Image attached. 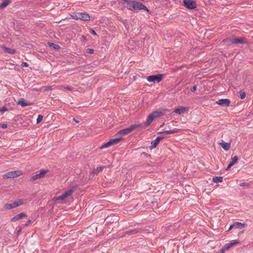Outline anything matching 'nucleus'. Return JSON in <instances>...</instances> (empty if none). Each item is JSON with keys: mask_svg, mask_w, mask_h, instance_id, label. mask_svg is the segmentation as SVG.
Here are the masks:
<instances>
[{"mask_svg": "<svg viewBox=\"0 0 253 253\" xmlns=\"http://www.w3.org/2000/svg\"><path fill=\"white\" fill-rule=\"evenodd\" d=\"M140 126H141L140 124H134V125L130 126L128 127L120 130L116 134V136H117V138H114V139H112L110 140L108 142L102 145L100 147V149H104V148L109 147L112 145L118 144L119 142H120L122 140H123V137H122L123 136L130 133L134 129H135V128H136Z\"/></svg>", "mask_w": 253, "mask_h": 253, "instance_id": "1", "label": "nucleus"}, {"mask_svg": "<svg viewBox=\"0 0 253 253\" xmlns=\"http://www.w3.org/2000/svg\"><path fill=\"white\" fill-rule=\"evenodd\" d=\"M167 110V109H159L149 114L144 124V126L145 127L149 126L155 119L164 115Z\"/></svg>", "mask_w": 253, "mask_h": 253, "instance_id": "2", "label": "nucleus"}, {"mask_svg": "<svg viewBox=\"0 0 253 253\" xmlns=\"http://www.w3.org/2000/svg\"><path fill=\"white\" fill-rule=\"evenodd\" d=\"M127 8L128 9L135 12H138V10L141 9H144L147 11H149V9L143 4L135 1H131L130 2Z\"/></svg>", "mask_w": 253, "mask_h": 253, "instance_id": "3", "label": "nucleus"}, {"mask_svg": "<svg viewBox=\"0 0 253 253\" xmlns=\"http://www.w3.org/2000/svg\"><path fill=\"white\" fill-rule=\"evenodd\" d=\"M23 174L21 170H14L9 171L3 175V178H16Z\"/></svg>", "mask_w": 253, "mask_h": 253, "instance_id": "4", "label": "nucleus"}, {"mask_svg": "<svg viewBox=\"0 0 253 253\" xmlns=\"http://www.w3.org/2000/svg\"><path fill=\"white\" fill-rule=\"evenodd\" d=\"M75 189L76 188L75 187H72L68 191H66L62 195L53 198V200L56 201L57 200H63L65 199L69 196H71L74 192V191H75Z\"/></svg>", "mask_w": 253, "mask_h": 253, "instance_id": "5", "label": "nucleus"}, {"mask_svg": "<svg viewBox=\"0 0 253 253\" xmlns=\"http://www.w3.org/2000/svg\"><path fill=\"white\" fill-rule=\"evenodd\" d=\"M163 77V74L149 76L147 77V80L149 82L159 83L162 80Z\"/></svg>", "mask_w": 253, "mask_h": 253, "instance_id": "6", "label": "nucleus"}, {"mask_svg": "<svg viewBox=\"0 0 253 253\" xmlns=\"http://www.w3.org/2000/svg\"><path fill=\"white\" fill-rule=\"evenodd\" d=\"M183 5L188 9H195L197 7L196 2L193 0H183Z\"/></svg>", "mask_w": 253, "mask_h": 253, "instance_id": "7", "label": "nucleus"}, {"mask_svg": "<svg viewBox=\"0 0 253 253\" xmlns=\"http://www.w3.org/2000/svg\"><path fill=\"white\" fill-rule=\"evenodd\" d=\"M75 16L77 19H80L84 21H88L90 20V16L86 13L78 12L76 14Z\"/></svg>", "mask_w": 253, "mask_h": 253, "instance_id": "8", "label": "nucleus"}, {"mask_svg": "<svg viewBox=\"0 0 253 253\" xmlns=\"http://www.w3.org/2000/svg\"><path fill=\"white\" fill-rule=\"evenodd\" d=\"M231 43H246L247 42L245 38H232L227 40Z\"/></svg>", "mask_w": 253, "mask_h": 253, "instance_id": "9", "label": "nucleus"}, {"mask_svg": "<svg viewBox=\"0 0 253 253\" xmlns=\"http://www.w3.org/2000/svg\"><path fill=\"white\" fill-rule=\"evenodd\" d=\"M188 111V108L186 107L180 106L179 108L175 109L174 112L180 115L184 113H187Z\"/></svg>", "mask_w": 253, "mask_h": 253, "instance_id": "10", "label": "nucleus"}, {"mask_svg": "<svg viewBox=\"0 0 253 253\" xmlns=\"http://www.w3.org/2000/svg\"><path fill=\"white\" fill-rule=\"evenodd\" d=\"M216 103L219 105H224L226 107H228L230 103V101L228 99H221L218 100L216 102Z\"/></svg>", "mask_w": 253, "mask_h": 253, "instance_id": "11", "label": "nucleus"}, {"mask_svg": "<svg viewBox=\"0 0 253 253\" xmlns=\"http://www.w3.org/2000/svg\"><path fill=\"white\" fill-rule=\"evenodd\" d=\"M26 214L24 212H21L20 214H18L16 216L12 217L11 219V221L13 222H16L17 221L20 220V219L22 218L23 217H24L26 216Z\"/></svg>", "mask_w": 253, "mask_h": 253, "instance_id": "12", "label": "nucleus"}, {"mask_svg": "<svg viewBox=\"0 0 253 253\" xmlns=\"http://www.w3.org/2000/svg\"><path fill=\"white\" fill-rule=\"evenodd\" d=\"M17 104L19 105H21L22 107H26L27 106L32 105L33 104V103H27L26 102L24 99H21L17 102Z\"/></svg>", "mask_w": 253, "mask_h": 253, "instance_id": "13", "label": "nucleus"}, {"mask_svg": "<svg viewBox=\"0 0 253 253\" xmlns=\"http://www.w3.org/2000/svg\"><path fill=\"white\" fill-rule=\"evenodd\" d=\"M219 144L222 147L225 151H228L230 148V143H226L222 140L221 142L219 143Z\"/></svg>", "mask_w": 253, "mask_h": 253, "instance_id": "14", "label": "nucleus"}, {"mask_svg": "<svg viewBox=\"0 0 253 253\" xmlns=\"http://www.w3.org/2000/svg\"><path fill=\"white\" fill-rule=\"evenodd\" d=\"M162 138H163L161 137H157L156 139L151 142V147L152 148H155Z\"/></svg>", "mask_w": 253, "mask_h": 253, "instance_id": "15", "label": "nucleus"}, {"mask_svg": "<svg viewBox=\"0 0 253 253\" xmlns=\"http://www.w3.org/2000/svg\"><path fill=\"white\" fill-rule=\"evenodd\" d=\"M234 226L235 227V228L241 229L244 228L246 226V224L239 222H235L234 223Z\"/></svg>", "mask_w": 253, "mask_h": 253, "instance_id": "16", "label": "nucleus"}, {"mask_svg": "<svg viewBox=\"0 0 253 253\" xmlns=\"http://www.w3.org/2000/svg\"><path fill=\"white\" fill-rule=\"evenodd\" d=\"M180 131V129L178 128H174L173 130H166L163 132H161V133H166V134H172L174 133H177L179 132Z\"/></svg>", "mask_w": 253, "mask_h": 253, "instance_id": "17", "label": "nucleus"}, {"mask_svg": "<svg viewBox=\"0 0 253 253\" xmlns=\"http://www.w3.org/2000/svg\"><path fill=\"white\" fill-rule=\"evenodd\" d=\"M3 51L6 53L13 54L15 53V50L6 47H2Z\"/></svg>", "mask_w": 253, "mask_h": 253, "instance_id": "18", "label": "nucleus"}, {"mask_svg": "<svg viewBox=\"0 0 253 253\" xmlns=\"http://www.w3.org/2000/svg\"><path fill=\"white\" fill-rule=\"evenodd\" d=\"M48 171V170L46 169H42L39 171V173H38L39 174V177L40 178H43L44 177L46 173Z\"/></svg>", "mask_w": 253, "mask_h": 253, "instance_id": "19", "label": "nucleus"}, {"mask_svg": "<svg viewBox=\"0 0 253 253\" xmlns=\"http://www.w3.org/2000/svg\"><path fill=\"white\" fill-rule=\"evenodd\" d=\"M223 180V177L222 176H215L212 178V181L214 183L221 182Z\"/></svg>", "mask_w": 253, "mask_h": 253, "instance_id": "20", "label": "nucleus"}, {"mask_svg": "<svg viewBox=\"0 0 253 253\" xmlns=\"http://www.w3.org/2000/svg\"><path fill=\"white\" fill-rule=\"evenodd\" d=\"M104 167H98L96 169H94L92 173L97 174L99 172L101 171Z\"/></svg>", "mask_w": 253, "mask_h": 253, "instance_id": "21", "label": "nucleus"}, {"mask_svg": "<svg viewBox=\"0 0 253 253\" xmlns=\"http://www.w3.org/2000/svg\"><path fill=\"white\" fill-rule=\"evenodd\" d=\"M238 160V157L237 156H235L231 158V161L230 162L232 165H235Z\"/></svg>", "mask_w": 253, "mask_h": 253, "instance_id": "22", "label": "nucleus"}, {"mask_svg": "<svg viewBox=\"0 0 253 253\" xmlns=\"http://www.w3.org/2000/svg\"><path fill=\"white\" fill-rule=\"evenodd\" d=\"M9 3V0H4L3 2L0 4V8H3L6 6Z\"/></svg>", "mask_w": 253, "mask_h": 253, "instance_id": "23", "label": "nucleus"}, {"mask_svg": "<svg viewBox=\"0 0 253 253\" xmlns=\"http://www.w3.org/2000/svg\"><path fill=\"white\" fill-rule=\"evenodd\" d=\"M232 247V246L230 244V243H227L222 248V250H223V251L225 252V250H229L230 248Z\"/></svg>", "mask_w": 253, "mask_h": 253, "instance_id": "24", "label": "nucleus"}, {"mask_svg": "<svg viewBox=\"0 0 253 253\" xmlns=\"http://www.w3.org/2000/svg\"><path fill=\"white\" fill-rule=\"evenodd\" d=\"M4 208L5 210H11V209H13L11 204H5L4 205Z\"/></svg>", "mask_w": 253, "mask_h": 253, "instance_id": "25", "label": "nucleus"}, {"mask_svg": "<svg viewBox=\"0 0 253 253\" xmlns=\"http://www.w3.org/2000/svg\"><path fill=\"white\" fill-rule=\"evenodd\" d=\"M59 89L62 90H70L71 91L72 90V88L71 87V86H67V87H64V86H60L59 87Z\"/></svg>", "mask_w": 253, "mask_h": 253, "instance_id": "26", "label": "nucleus"}, {"mask_svg": "<svg viewBox=\"0 0 253 253\" xmlns=\"http://www.w3.org/2000/svg\"><path fill=\"white\" fill-rule=\"evenodd\" d=\"M39 174H36L35 175H34L33 176H32V177L31 178V181H35L37 179H39L40 178V177H39Z\"/></svg>", "mask_w": 253, "mask_h": 253, "instance_id": "27", "label": "nucleus"}, {"mask_svg": "<svg viewBox=\"0 0 253 253\" xmlns=\"http://www.w3.org/2000/svg\"><path fill=\"white\" fill-rule=\"evenodd\" d=\"M43 116L42 115H39L37 119V124L40 123L42 120Z\"/></svg>", "mask_w": 253, "mask_h": 253, "instance_id": "28", "label": "nucleus"}, {"mask_svg": "<svg viewBox=\"0 0 253 253\" xmlns=\"http://www.w3.org/2000/svg\"><path fill=\"white\" fill-rule=\"evenodd\" d=\"M16 202L17 204V206L18 207L19 206L22 205L24 203V201L22 199H20L17 201H16Z\"/></svg>", "mask_w": 253, "mask_h": 253, "instance_id": "29", "label": "nucleus"}, {"mask_svg": "<svg viewBox=\"0 0 253 253\" xmlns=\"http://www.w3.org/2000/svg\"><path fill=\"white\" fill-rule=\"evenodd\" d=\"M137 232L138 231L136 230H131L127 232V233L130 235L136 234Z\"/></svg>", "mask_w": 253, "mask_h": 253, "instance_id": "30", "label": "nucleus"}, {"mask_svg": "<svg viewBox=\"0 0 253 253\" xmlns=\"http://www.w3.org/2000/svg\"><path fill=\"white\" fill-rule=\"evenodd\" d=\"M245 96H246V93H245V92H242V91H241V92H240V98H241V99H244V98H245Z\"/></svg>", "mask_w": 253, "mask_h": 253, "instance_id": "31", "label": "nucleus"}, {"mask_svg": "<svg viewBox=\"0 0 253 253\" xmlns=\"http://www.w3.org/2000/svg\"><path fill=\"white\" fill-rule=\"evenodd\" d=\"M50 46H52L54 49H59L60 48L59 46L57 44H55L54 43H51L49 44Z\"/></svg>", "mask_w": 253, "mask_h": 253, "instance_id": "32", "label": "nucleus"}, {"mask_svg": "<svg viewBox=\"0 0 253 253\" xmlns=\"http://www.w3.org/2000/svg\"><path fill=\"white\" fill-rule=\"evenodd\" d=\"M239 243V242L237 240H233L230 244L231 245L232 247Z\"/></svg>", "mask_w": 253, "mask_h": 253, "instance_id": "33", "label": "nucleus"}, {"mask_svg": "<svg viewBox=\"0 0 253 253\" xmlns=\"http://www.w3.org/2000/svg\"><path fill=\"white\" fill-rule=\"evenodd\" d=\"M86 52L87 53L93 54L94 53V50L93 49L87 48L86 50Z\"/></svg>", "mask_w": 253, "mask_h": 253, "instance_id": "34", "label": "nucleus"}, {"mask_svg": "<svg viewBox=\"0 0 253 253\" xmlns=\"http://www.w3.org/2000/svg\"><path fill=\"white\" fill-rule=\"evenodd\" d=\"M7 111V109L5 107H0V112H3Z\"/></svg>", "mask_w": 253, "mask_h": 253, "instance_id": "35", "label": "nucleus"}, {"mask_svg": "<svg viewBox=\"0 0 253 253\" xmlns=\"http://www.w3.org/2000/svg\"><path fill=\"white\" fill-rule=\"evenodd\" d=\"M21 66L24 67H28L29 66V64L27 63V62H23L22 63V64H21Z\"/></svg>", "mask_w": 253, "mask_h": 253, "instance_id": "36", "label": "nucleus"}, {"mask_svg": "<svg viewBox=\"0 0 253 253\" xmlns=\"http://www.w3.org/2000/svg\"><path fill=\"white\" fill-rule=\"evenodd\" d=\"M52 89V87L51 86H46L44 89V91H48Z\"/></svg>", "mask_w": 253, "mask_h": 253, "instance_id": "37", "label": "nucleus"}, {"mask_svg": "<svg viewBox=\"0 0 253 253\" xmlns=\"http://www.w3.org/2000/svg\"><path fill=\"white\" fill-rule=\"evenodd\" d=\"M11 204L13 209L18 207L16 201L14 202L13 203H11Z\"/></svg>", "mask_w": 253, "mask_h": 253, "instance_id": "38", "label": "nucleus"}, {"mask_svg": "<svg viewBox=\"0 0 253 253\" xmlns=\"http://www.w3.org/2000/svg\"><path fill=\"white\" fill-rule=\"evenodd\" d=\"M196 89H197V86H196V85H194L191 88V91L194 92V91H196Z\"/></svg>", "mask_w": 253, "mask_h": 253, "instance_id": "39", "label": "nucleus"}, {"mask_svg": "<svg viewBox=\"0 0 253 253\" xmlns=\"http://www.w3.org/2000/svg\"><path fill=\"white\" fill-rule=\"evenodd\" d=\"M0 126L2 128H5L7 127V125L3 124L0 125Z\"/></svg>", "mask_w": 253, "mask_h": 253, "instance_id": "40", "label": "nucleus"}, {"mask_svg": "<svg viewBox=\"0 0 253 253\" xmlns=\"http://www.w3.org/2000/svg\"><path fill=\"white\" fill-rule=\"evenodd\" d=\"M31 222V220H29L27 221V222L25 223V225L26 226H28Z\"/></svg>", "mask_w": 253, "mask_h": 253, "instance_id": "41", "label": "nucleus"}, {"mask_svg": "<svg viewBox=\"0 0 253 253\" xmlns=\"http://www.w3.org/2000/svg\"><path fill=\"white\" fill-rule=\"evenodd\" d=\"M90 32L93 35H96V33L95 31L94 30H91Z\"/></svg>", "mask_w": 253, "mask_h": 253, "instance_id": "42", "label": "nucleus"}, {"mask_svg": "<svg viewBox=\"0 0 253 253\" xmlns=\"http://www.w3.org/2000/svg\"><path fill=\"white\" fill-rule=\"evenodd\" d=\"M233 165H232L231 163H229L226 169H230L232 166H233Z\"/></svg>", "mask_w": 253, "mask_h": 253, "instance_id": "43", "label": "nucleus"}, {"mask_svg": "<svg viewBox=\"0 0 253 253\" xmlns=\"http://www.w3.org/2000/svg\"><path fill=\"white\" fill-rule=\"evenodd\" d=\"M124 2H126L128 3V5H129V3L131 2L130 0H123Z\"/></svg>", "mask_w": 253, "mask_h": 253, "instance_id": "44", "label": "nucleus"}, {"mask_svg": "<svg viewBox=\"0 0 253 253\" xmlns=\"http://www.w3.org/2000/svg\"><path fill=\"white\" fill-rule=\"evenodd\" d=\"M232 228H235V227L234 226V224L230 225L229 230H231Z\"/></svg>", "mask_w": 253, "mask_h": 253, "instance_id": "45", "label": "nucleus"}, {"mask_svg": "<svg viewBox=\"0 0 253 253\" xmlns=\"http://www.w3.org/2000/svg\"><path fill=\"white\" fill-rule=\"evenodd\" d=\"M224 251H223V250H222V249H221L218 252L216 253H224Z\"/></svg>", "mask_w": 253, "mask_h": 253, "instance_id": "46", "label": "nucleus"}, {"mask_svg": "<svg viewBox=\"0 0 253 253\" xmlns=\"http://www.w3.org/2000/svg\"><path fill=\"white\" fill-rule=\"evenodd\" d=\"M21 232V229L20 228L19 230L17 231V235H19Z\"/></svg>", "mask_w": 253, "mask_h": 253, "instance_id": "47", "label": "nucleus"}, {"mask_svg": "<svg viewBox=\"0 0 253 253\" xmlns=\"http://www.w3.org/2000/svg\"><path fill=\"white\" fill-rule=\"evenodd\" d=\"M241 186H244L246 185V184L245 183H242L241 184H240V185Z\"/></svg>", "mask_w": 253, "mask_h": 253, "instance_id": "48", "label": "nucleus"}, {"mask_svg": "<svg viewBox=\"0 0 253 253\" xmlns=\"http://www.w3.org/2000/svg\"><path fill=\"white\" fill-rule=\"evenodd\" d=\"M73 120L77 123H79V121H77L75 119H74Z\"/></svg>", "mask_w": 253, "mask_h": 253, "instance_id": "49", "label": "nucleus"}]
</instances>
